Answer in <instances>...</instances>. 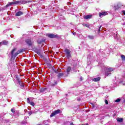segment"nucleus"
I'll list each match as a JSON object with an SVG mask.
<instances>
[{"label": "nucleus", "mask_w": 125, "mask_h": 125, "mask_svg": "<svg viewBox=\"0 0 125 125\" xmlns=\"http://www.w3.org/2000/svg\"><path fill=\"white\" fill-rule=\"evenodd\" d=\"M70 125H74V123L73 122L71 123Z\"/></svg>", "instance_id": "nucleus-36"}, {"label": "nucleus", "mask_w": 125, "mask_h": 125, "mask_svg": "<svg viewBox=\"0 0 125 125\" xmlns=\"http://www.w3.org/2000/svg\"><path fill=\"white\" fill-rule=\"evenodd\" d=\"M53 71L54 73H56V74H58V69H53Z\"/></svg>", "instance_id": "nucleus-27"}, {"label": "nucleus", "mask_w": 125, "mask_h": 125, "mask_svg": "<svg viewBox=\"0 0 125 125\" xmlns=\"http://www.w3.org/2000/svg\"><path fill=\"white\" fill-rule=\"evenodd\" d=\"M92 17V15H88L84 17V19H90Z\"/></svg>", "instance_id": "nucleus-9"}, {"label": "nucleus", "mask_w": 125, "mask_h": 125, "mask_svg": "<svg viewBox=\"0 0 125 125\" xmlns=\"http://www.w3.org/2000/svg\"><path fill=\"white\" fill-rule=\"evenodd\" d=\"M64 52H65V54L66 55V57L69 59V58H71L72 56L71 55V52H70V50L68 49H65Z\"/></svg>", "instance_id": "nucleus-5"}, {"label": "nucleus", "mask_w": 125, "mask_h": 125, "mask_svg": "<svg viewBox=\"0 0 125 125\" xmlns=\"http://www.w3.org/2000/svg\"><path fill=\"white\" fill-rule=\"evenodd\" d=\"M93 107H94V104H93Z\"/></svg>", "instance_id": "nucleus-40"}, {"label": "nucleus", "mask_w": 125, "mask_h": 125, "mask_svg": "<svg viewBox=\"0 0 125 125\" xmlns=\"http://www.w3.org/2000/svg\"><path fill=\"white\" fill-rule=\"evenodd\" d=\"M46 90V88H42L40 90V92H44Z\"/></svg>", "instance_id": "nucleus-21"}, {"label": "nucleus", "mask_w": 125, "mask_h": 125, "mask_svg": "<svg viewBox=\"0 0 125 125\" xmlns=\"http://www.w3.org/2000/svg\"><path fill=\"white\" fill-rule=\"evenodd\" d=\"M64 76V73H59L58 75V78H61V77Z\"/></svg>", "instance_id": "nucleus-22"}, {"label": "nucleus", "mask_w": 125, "mask_h": 125, "mask_svg": "<svg viewBox=\"0 0 125 125\" xmlns=\"http://www.w3.org/2000/svg\"><path fill=\"white\" fill-rule=\"evenodd\" d=\"M117 122H119V123H123L124 122V119L123 118H118L117 119Z\"/></svg>", "instance_id": "nucleus-15"}, {"label": "nucleus", "mask_w": 125, "mask_h": 125, "mask_svg": "<svg viewBox=\"0 0 125 125\" xmlns=\"http://www.w3.org/2000/svg\"><path fill=\"white\" fill-rule=\"evenodd\" d=\"M71 70H72V68L71 67V66H68L66 70L67 74H69V73H70V72H71Z\"/></svg>", "instance_id": "nucleus-14"}, {"label": "nucleus", "mask_w": 125, "mask_h": 125, "mask_svg": "<svg viewBox=\"0 0 125 125\" xmlns=\"http://www.w3.org/2000/svg\"><path fill=\"white\" fill-rule=\"evenodd\" d=\"M59 113H61V110L60 109H58L57 110H55L53 112H52L50 115V117L52 118V117H54L55 115H57L58 114H59Z\"/></svg>", "instance_id": "nucleus-6"}, {"label": "nucleus", "mask_w": 125, "mask_h": 125, "mask_svg": "<svg viewBox=\"0 0 125 125\" xmlns=\"http://www.w3.org/2000/svg\"><path fill=\"white\" fill-rule=\"evenodd\" d=\"M33 114V112H32V111H29L28 112V115H29V116H31V115H32Z\"/></svg>", "instance_id": "nucleus-31"}, {"label": "nucleus", "mask_w": 125, "mask_h": 125, "mask_svg": "<svg viewBox=\"0 0 125 125\" xmlns=\"http://www.w3.org/2000/svg\"><path fill=\"white\" fill-rule=\"evenodd\" d=\"M2 44H4V45H7V44H8V42L6 41H3L2 42Z\"/></svg>", "instance_id": "nucleus-16"}, {"label": "nucleus", "mask_w": 125, "mask_h": 125, "mask_svg": "<svg viewBox=\"0 0 125 125\" xmlns=\"http://www.w3.org/2000/svg\"><path fill=\"white\" fill-rule=\"evenodd\" d=\"M18 83L20 84V85L21 87H24V84H23V83H21V81H20V82H19Z\"/></svg>", "instance_id": "nucleus-23"}, {"label": "nucleus", "mask_w": 125, "mask_h": 125, "mask_svg": "<svg viewBox=\"0 0 125 125\" xmlns=\"http://www.w3.org/2000/svg\"><path fill=\"white\" fill-rule=\"evenodd\" d=\"M29 104H30V105L33 107L35 106V103H34V102H30Z\"/></svg>", "instance_id": "nucleus-25"}, {"label": "nucleus", "mask_w": 125, "mask_h": 125, "mask_svg": "<svg viewBox=\"0 0 125 125\" xmlns=\"http://www.w3.org/2000/svg\"><path fill=\"white\" fill-rule=\"evenodd\" d=\"M121 58L123 61H125V56L124 55H121Z\"/></svg>", "instance_id": "nucleus-24"}, {"label": "nucleus", "mask_w": 125, "mask_h": 125, "mask_svg": "<svg viewBox=\"0 0 125 125\" xmlns=\"http://www.w3.org/2000/svg\"><path fill=\"white\" fill-rule=\"evenodd\" d=\"M86 26H87V27H88V26H87V25H86Z\"/></svg>", "instance_id": "nucleus-42"}, {"label": "nucleus", "mask_w": 125, "mask_h": 125, "mask_svg": "<svg viewBox=\"0 0 125 125\" xmlns=\"http://www.w3.org/2000/svg\"><path fill=\"white\" fill-rule=\"evenodd\" d=\"M11 112L12 113H14V110H13V108H12L11 109Z\"/></svg>", "instance_id": "nucleus-34"}, {"label": "nucleus", "mask_w": 125, "mask_h": 125, "mask_svg": "<svg viewBox=\"0 0 125 125\" xmlns=\"http://www.w3.org/2000/svg\"><path fill=\"white\" fill-rule=\"evenodd\" d=\"M120 102H121V99H117V100H115V102H116L117 103Z\"/></svg>", "instance_id": "nucleus-26"}, {"label": "nucleus", "mask_w": 125, "mask_h": 125, "mask_svg": "<svg viewBox=\"0 0 125 125\" xmlns=\"http://www.w3.org/2000/svg\"><path fill=\"white\" fill-rule=\"evenodd\" d=\"M2 44V43L1 42H0V45H1Z\"/></svg>", "instance_id": "nucleus-39"}, {"label": "nucleus", "mask_w": 125, "mask_h": 125, "mask_svg": "<svg viewBox=\"0 0 125 125\" xmlns=\"http://www.w3.org/2000/svg\"><path fill=\"white\" fill-rule=\"evenodd\" d=\"M23 14H24V13L21 11H19L16 13L15 16H21V15H23Z\"/></svg>", "instance_id": "nucleus-7"}, {"label": "nucleus", "mask_w": 125, "mask_h": 125, "mask_svg": "<svg viewBox=\"0 0 125 125\" xmlns=\"http://www.w3.org/2000/svg\"><path fill=\"white\" fill-rule=\"evenodd\" d=\"M16 79L18 83H20V82H21V80H20V78H19V76H18V75H17L16 76Z\"/></svg>", "instance_id": "nucleus-19"}, {"label": "nucleus", "mask_w": 125, "mask_h": 125, "mask_svg": "<svg viewBox=\"0 0 125 125\" xmlns=\"http://www.w3.org/2000/svg\"><path fill=\"white\" fill-rule=\"evenodd\" d=\"M54 83H50V86H55V85H57V82L54 81Z\"/></svg>", "instance_id": "nucleus-12"}, {"label": "nucleus", "mask_w": 125, "mask_h": 125, "mask_svg": "<svg viewBox=\"0 0 125 125\" xmlns=\"http://www.w3.org/2000/svg\"><path fill=\"white\" fill-rule=\"evenodd\" d=\"M101 27H102V25H101L99 27V33H100V29H101Z\"/></svg>", "instance_id": "nucleus-33"}, {"label": "nucleus", "mask_w": 125, "mask_h": 125, "mask_svg": "<svg viewBox=\"0 0 125 125\" xmlns=\"http://www.w3.org/2000/svg\"><path fill=\"white\" fill-rule=\"evenodd\" d=\"M37 42H38V43H39V44H42V41H37Z\"/></svg>", "instance_id": "nucleus-28"}, {"label": "nucleus", "mask_w": 125, "mask_h": 125, "mask_svg": "<svg viewBox=\"0 0 125 125\" xmlns=\"http://www.w3.org/2000/svg\"><path fill=\"white\" fill-rule=\"evenodd\" d=\"M83 77H81L80 78V81H83Z\"/></svg>", "instance_id": "nucleus-35"}, {"label": "nucleus", "mask_w": 125, "mask_h": 125, "mask_svg": "<svg viewBox=\"0 0 125 125\" xmlns=\"http://www.w3.org/2000/svg\"><path fill=\"white\" fill-rule=\"evenodd\" d=\"M13 4H24V3H29V2H32V0H17L13 1Z\"/></svg>", "instance_id": "nucleus-2"}, {"label": "nucleus", "mask_w": 125, "mask_h": 125, "mask_svg": "<svg viewBox=\"0 0 125 125\" xmlns=\"http://www.w3.org/2000/svg\"><path fill=\"white\" fill-rule=\"evenodd\" d=\"M88 125V124L87 123V124H82V125Z\"/></svg>", "instance_id": "nucleus-37"}, {"label": "nucleus", "mask_w": 125, "mask_h": 125, "mask_svg": "<svg viewBox=\"0 0 125 125\" xmlns=\"http://www.w3.org/2000/svg\"><path fill=\"white\" fill-rule=\"evenodd\" d=\"M27 102L28 104L31 102H30V99L29 98L27 99Z\"/></svg>", "instance_id": "nucleus-30"}, {"label": "nucleus", "mask_w": 125, "mask_h": 125, "mask_svg": "<svg viewBox=\"0 0 125 125\" xmlns=\"http://www.w3.org/2000/svg\"><path fill=\"white\" fill-rule=\"evenodd\" d=\"M101 80V78L100 77H97L96 78H94L92 79L93 82H99Z\"/></svg>", "instance_id": "nucleus-10"}, {"label": "nucleus", "mask_w": 125, "mask_h": 125, "mask_svg": "<svg viewBox=\"0 0 125 125\" xmlns=\"http://www.w3.org/2000/svg\"><path fill=\"white\" fill-rule=\"evenodd\" d=\"M88 38L89 40H93L94 39V36L92 35H88Z\"/></svg>", "instance_id": "nucleus-20"}, {"label": "nucleus", "mask_w": 125, "mask_h": 125, "mask_svg": "<svg viewBox=\"0 0 125 125\" xmlns=\"http://www.w3.org/2000/svg\"><path fill=\"white\" fill-rule=\"evenodd\" d=\"M76 34H77V33H76V32H75L74 33H73V35H74V36H76Z\"/></svg>", "instance_id": "nucleus-38"}, {"label": "nucleus", "mask_w": 125, "mask_h": 125, "mask_svg": "<svg viewBox=\"0 0 125 125\" xmlns=\"http://www.w3.org/2000/svg\"><path fill=\"white\" fill-rule=\"evenodd\" d=\"M105 15H107V12H106L99 13V17H101V16H105Z\"/></svg>", "instance_id": "nucleus-8"}, {"label": "nucleus", "mask_w": 125, "mask_h": 125, "mask_svg": "<svg viewBox=\"0 0 125 125\" xmlns=\"http://www.w3.org/2000/svg\"><path fill=\"white\" fill-rule=\"evenodd\" d=\"M46 36L48 37V38H49L50 39H57L59 37L58 35H55L53 34H47Z\"/></svg>", "instance_id": "nucleus-4"}, {"label": "nucleus", "mask_w": 125, "mask_h": 125, "mask_svg": "<svg viewBox=\"0 0 125 125\" xmlns=\"http://www.w3.org/2000/svg\"><path fill=\"white\" fill-rule=\"evenodd\" d=\"M36 52L38 54V55H39V56H41V57H42V55L41 54V51L40 50L36 49Z\"/></svg>", "instance_id": "nucleus-13"}, {"label": "nucleus", "mask_w": 125, "mask_h": 125, "mask_svg": "<svg viewBox=\"0 0 125 125\" xmlns=\"http://www.w3.org/2000/svg\"><path fill=\"white\" fill-rule=\"evenodd\" d=\"M106 70L109 73H111V72H113V71H114L115 69H114V68L109 67V68H106Z\"/></svg>", "instance_id": "nucleus-11"}, {"label": "nucleus", "mask_w": 125, "mask_h": 125, "mask_svg": "<svg viewBox=\"0 0 125 125\" xmlns=\"http://www.w3.org/2000/svg\"><path fill=\"white\" fill-rule=\"evenodd\" d=\"M105 104L106 105H108L109 104V103L108 102V100H105Z\"/></svg>", "instance_id": "nucleus-29"}, {"label": "nucleus", "mask_w": 125, "mask_h": 125, "mask_svg": "<svg viewBox=\"0 0 125 125\" xmlns=\"http://www.w3.org/2000/svg\"><path fill=\"white\" fill-rule=\"evenodd\" d=\"M86 26H87V27H88V26H87V25H86Z\"/></svg>", "instance_id": "nucleus-41"}, {"label": "nucleus", "mask_w": 125, "mask_h": 125, "mask_svg": "<svg viewBox=\"0 0 125 125\" xmlns=\"http://www.w3.org/2000/svg\"><path fill=\"white\" fill-rule=\"evenodd\" d=\"M16 50H17V48H14L11 51V58H13V57H17L18 54H20V53H22V52H24V51H25V49L19 50L14 54V52Z\"/></svg>", "instance_id": "nucleus-1"}, {"label": "nucleus", "mask_w": 125, "mask_h": 125, "mask_svg": "<svg viewBox=\"0 0 125 125\" xmlns=\"http://www.w3.org/2000/svg\"><path fill=\"white\" fill-rule=\"evenodd\" d=\"M12 4H13V2H9L8 4H6V5L5 6V7H8V6H10V5H12Z\"/></svg>", "instance_id": "nucleus-18"}, {"label": "nucleus", "mask_w": 125, "mask_h": 125, "mask_svg": "<svg viewBox=\"0 0 125 125\" xmlns=\"http://www.w3.org/2000/svg\"><path fill=\"white\" fill-rule=\"evenodd\" d=\"M122 13H123L124 15L125 16V10H123V11H122Z\"/></svg>", "instance_id": "nucleus-32"}, {"label": "nucleus", "mask_w": 125, "mask_h": 125, "mask_svg": "<svg viewBox=\"0 0 125 125\" xmlns=\"http://www.w3.org/2000/svg\"><path fill=\"white\" fill-rule=\"evenodd\" d=\"M109 75H111V73L109 72V71H108V70L106 69V71L105 72V76H106V77H108Z\"/></svg>", "instance_id": "nucleus-17"}, {"label": "nucleus", "mask_w": 125, "mask_h": 125, "mask_svg": "<svg viewBox=\"0 0 125 125\" xmlns=\"http://www.w3.org/2000/svg\"><path fill=\"white\" fill-rule=\"evenodd\" d=\"M25 42L28 46H32L34 44V41H32V39H27L25 40Z\"/></svg>", "instance_id": "nucleus-3"}]
</instances>
